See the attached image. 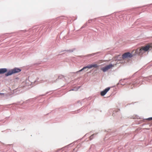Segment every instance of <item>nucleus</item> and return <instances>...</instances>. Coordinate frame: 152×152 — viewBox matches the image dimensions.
<instances>
[{
    "mask_svg": "<svg viewBox=\"0 0 152 152\" xmlns=\"http://www.w3.org/2000/svg\"><path fill=\"white\" fill-rule=\"evenodd\" d=\"M21 71V70L20 69L18 68H15L9 71L5 75L6 76H8L9 75H11L13 74L19 72Z\"/></svg>",
    "mask_w": 152,
    "mask_h": 152,
    "instance_id": "1",
    "label": "nucleus"
},
{
    "mask_svg": "<svg viewBox=\"0 0 152 152\" xmlns=\"http://www.w3.org/2000/svg\"><path fill=\"white\" fill-rule=\"evenodd\" d=\"M116 65V64H110L109 65L102 68L101 69V70H102L103 72H105L107 71L110 69L112 68Z\"/></svg>",
    "mask_w": 152,
    "mask_h": 152,
    "instance_id": "2",
    "label": "nucleus"
},
{
    "mask_svg": "<svg viewBox=\"0 0 152 152\" xmlns=\"http://www.w3.org/2000/svg\"><path fill=\"white\" fill-rule=\"evenodd\" d=\"M142 48L144 52L147 51L151 49L152 48V44H149L145 46L142 47Z\"/></svg>",
    "mask_w": 152,
    "mask_h": 152,
    "instance_id": "3",
    "label": "nucleus"
},
{
    "mask_svg": "<svg viewBox=\"0 0 152 152\" xmlns=\"http://www.w3.org/2000/svg\"><path fill=\"white\" fill-rule=\"evenodd\" d=\"M132 56V54L129 52L125 53L122 55V58L123 59L130 58Z\"/></svg>",
    "mask_w": 152,
    "mask_h": 152,
    "instance_id": "4",
    "label": "nucleus"
},
{
    "mask_svg": "<svg viewBox=\"0 0 152 152\" xmlns=\"http://www.w3.org/2000/svg\"><path fill=\"white\" fill-rule=\"evenodd\" d=\"M98 65L96 64H91V65L87 66L86 67H84L82 69H81L80 70H79V72L83 70H84L85 69H86V68L90 69V68H91L92 67L97 68L98 67Z\"/></svg>",
    "mask_w": 152,
    "mask_h": 152,
    "instance_id": "5",
    "label": "nucleus"
},
{
    "mask_svg": "<svg viewBox=\"0 0 152 152\" xmlns=\"http://www.w3.org/2000/svg\"><path fill=\"white\" fill-rule=\"evenodd\" d=\"M135 53L136 54L140 55H142L144 53V51H143L142 48H137V49Z\"/></svg>",
    "mask_w": 152,
    "mask_h": 152,
    "instance_id": "6",
    "label": "nucleus"
},
{
    "mask_svg": "<svg viewBox=\"0 0 152 152\" xmlns=\"http://www.w3.org/2000/svg\"><path fill=\"white\" fill-rule=\"evenodd\" d=\"M110 88V87H108L106 88L104 90L102 91L101 92V95L102 96L104 95L109 90Z\"/></svg>",
    "mask_w": 152,
    "mask_h": 152,
    "instance_id": "7",
    "label": "nucleus"
},
{
    "mask_svg": "<svg viewBox=\"0 0 152 152\" xmlns=\"http://www.w3.org/2000/svg\"><path fill=\"white\" fill-rule=\"evenodd\" d=\"M7 71V69L6 68H1L0 69V74H3Z\"/></svg>",
    "mask_w": 152,
    "mask_h": 152,
    "instance_id": "8",
    "label": "nucleus"
},
{
    "mask_svg": "<svg viewBox=\"0 0 152 152\" xmlns=\"http://www.w3.org/2000/svg\"><path fill=\"white\" fill-rule=\"evenodd\" d=\"M94 134H93L90 137V140H91L93 138V137L94 136Z\"/></svg>",
    "mask_w": 152,
    "mask_h": 152,
    "instance_id": "9",
    "label": "nucleus"
},
{
    "mask_svg": "<svg viewBox=\"0 0 152 152\" xmlns=\"http://www.w3.org/2000/svg\"><path fill=\"white\" fill-rule=\"evenodd\" d=\"M148 120H152V117L149 118L148 119Z\"/></svg>",
    "mask_w": 152,
    "mask_h": 152,
    "instance_id": "10",
    "label": "nucleus"
}]
</instances>
